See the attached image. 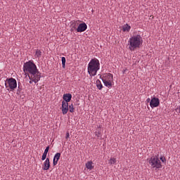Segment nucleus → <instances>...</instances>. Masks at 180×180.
<instances>
[{
    "mask_svg": "<svg viewBox=\"0 0 180 180\" xmlns=\"http://www.w3.org/2000/svg\"><path fill=\"white\" fill-rule=\"evenodd\" d=\"M23 72L25 74L30 75L28 77L30 80H32L34 84H37L41 78V73L37 69V66L33 60H28L23 65Z\"/></svg>",
    "mask_w": 180,
    "mask_h": 180,
    "instance_id": "1",
    "label": "nucleus"
},
{
    "mask_svg": "<svg viewBox=\"0 0 180 180\" xmlns=\"http://www.w3.org/2000/svg\"><path fill=\"white\" fill-rule=\"evenodd\" d=\"M100 69V62L97 58H92L88 64V74L91 77H95Z\"/></svg>",
    "mask_w": 180,
    "mask_h": 180,
    "instance_id": "2",
    "label": "nucleus"
},
{
    "mask_svg": "<svg viewBox=\"0 0 180 180\" xmlns=\"http://www.w3.org/2000/svg\"><path fill=\"white\" fill-rule=\"evenodd\" d=\"M142 37L140 34H136L131 37L128 41L129 49L131 51H134L136 49H139L142 44Z\"/></svg>",
    "mask_w": 180,
    "mask_h": 180,
    "instance_id": "3",
    "label": "nucleus"
},
{
    "mask_svg": "<svg viewBox=\"0 0 180 180\" xmlns=\"http://www.w3.org/2000/svg\"><path fill=\"white\" fill-rule=\"evenodd\" d=\"M148 162L153 169L156 170L162 169V167L161 161L159 158V155H155L151 156L150 158L148 159Z\"/></svg>",
    "mask_w": 180,
    "mask_h": 180,
    "instance_id": "4",
    "label": "nucleus"
},
{
    "mask_svg": "<svg viewBox=\"0 0 180 180\" xmlns=\"http://www.w3.org/2000/svg\"><path fill=\"white\" fill-rule=\"evenodd\" d=\"M5 87L8 91H14L18 88V82L13 77L7 78L5 80Z\"/></svg>",
    "mask_w": 180,
    "mask_h": 180,
    "instance_id": "5",
    "label": "nucleus"
},
{
    "mask_svg": "<svg viewBox=\"0 0 180 180\" xmlns=\"http://www.w3.org/2000/svg\"><path fill=\"white\" fill-rule=\"evenodd\" d=\"M104 86L108 88H111L113 83V75L111 73H105L101 78Z\"/></svg>",
    "mask_w": 180,
    "mask_h": 180,
    "instance_id": "6",
    "label": "nucleus"
},
{
    "mask_svg": "<svg viewBox=\"0 0 180 180\" xmlns=\"http://www.w3.org/2000/svg\"><path fill=\"white\" fill-rule=\"evenodd\" d=\"M150 105L152 109L158 108L160 105L159 98L156 97L152 98L151 101H150Z\"/></svg>",
    "mask_w": 180,
    "mask_h": 180,
    "instance_id": "7",
    "label": "nucleus"
},
{
    "mask_svg": "<svg viewBox=\"0 0 180 180\" xmlns=\"http://www.w3.org/2000/svg\"><path fill=\"white\" fill-rule=\"evenodd\" d=\"M62 113L63 115H65L69 111V105L67 102L62 101Z\"/></svg>",
    "mask_w": 180,
    "mask_h": 180,
    "instance_id": "8",
    "label": "nucleus"
},
{
    "mask_svg": "<svg viewBox=\"0 0 180 180\" xmlns=\"http://www.w3.org/2000/svg\"><path fill=\"white\" fill-rule=\"evenodd\" d=\"M87 29V25H86L85 22L80 23L77 29V32L78 33L84 32Z\"/></svg>",
    "mask_w": 180,
    "mask_h": 180,
    "instance_id": "9",
    "label": "nucleus"
},
{
    "mask_svg": "<svg viewBox=\"0 0 180 180\" xmlns=\"http://www.w3.org/2000/svg\"><path fill=\"white\" fill-rule=\"evenodd\" d=\"M49 169H50V158H46V159L44 162V166L42 167V169L44 171H47Z\"/></svg>",
    "mask_w": 180,
    "mask_h": 180,
    "instance_id": "10",
    "label": "nucleus"
},
{
    "mask_svg": "<svg viewBox=\"0 0 180 180\" xmlns=\"http://www.w3.org/2000/svg\"><path fill=\"white\" fill-rule=\"evenodd\" d=\"M72 98V95L70 93L63 94V100L62 102L68 103Z\"/></svg>",
    "mask_w": 180,
    "mask_h": 180,
    "instance_id": "11",
    "label": "nucleus"
},
{
    "mask_svg": "<svg viewBox=\"0 0 180 180\" xmlns=\"http://www.w3.org/2000/svg\"><path fill=\"white\" fill-rule=\"evenodd\" d=\"M61 157L60 153H56L53 157V166L57 165L58 163V160H60V158Z\"/></svg>",
    "mask_w": 180,
    "mask_h": 180,
    "instance_id": "12",
    "label": "nucleus"
},
{
    "mask_svg": "<svg viewBox=\"0 0 180 180\" xmlns=\"http://www.w3.org/2000/svg\"><path fill=\"white\" fill-rule=\"evenodd\" d=\"M131 30V26L128 24H125L122 26L123 32H129Z\"/></svg>",
    "mask_w": 180,
    "mask_h": 180,
    "instance_id": "13",
    "label": "nucleus"
},
{
    "mask_svg": "<svg viewBox=\"0 0 180 180\" xmlns=\"http://www.w3.org/2000/svg\"><path fill=\"white\" fill-rule=\"evenodd\" d=\"M85 166L87 169L91 170L94 169L93 162L92 161H88L86 162Z\"/></svg>",
    "mask_w": 180,
    "mask_h": 180,
    "instance_id": "14",
    "label": "nucleus"
},
{
    "mask_svg": "<svg viewBox=\"0 0 180 180\" xmlns=\"http://www.w3.org/2000/svg\"><path fill=\"white\" fill-rule=\"evenodd\" d=\"M96 85L98 90H101L103 89V84H101V82L99 79H97L96 81Z\"/></svg>",
    "mask_w": 180,
    "mask_h": 180,
    "instance_id": "15",
    "label": "nucleus"
},
{
    "mask_svg": "<svg viewBox=\"0 0 180 180\" xmlns=\"http://www.w3.org/2000/svg\"><path fill=\"white\" fill-rule=\"evenodd\" d=\"M35 57L37 58H41V51L40 49H37L35 52Z\"/></svg>",
    "mask_w": 180,
    "mask_h": 180,
    "instance_id": "16",
    "label": "nucleus"
},
{
    "mask_svg": "<svg viewBox=\"0 0 180 180\" xmlns=\"http://www.w3.org/2000/svg\"><path fill=\"white\" fill-rule=\"evenodd\" d=\"M117 163V160L115 158H110V159L109 160V164L110 165H116Z\"/></svg>",
    "mask_w": 180,
    "mask_h": 180,
    "instance_id": "17",
    "label": "nucleus"
},
{
    "mask_svg": "<svg viewBox=\"0 0 180 180\" xmlns=\"http://www.w3.org/2000/svg\"><path fill=\"white\" fill-rule=\"evenodd\" d=\"M68 110H70L71 113H73L75 112V108L72 103L68 105Z\"/></svg>",
    "mask_w": 180,
    "mask_h": 180,
    "instance_id": "18",
    "label": "nucleus"
},
{
    "mask_svg": "<svg viewBox=\"0 0 180 180\" xmlns=\"http://www.w3.org/2000/svg\"><path fill=\"white\" fill-rule=\"evenodd\" d=\"M159 160L165 165H166V162H167V160L165 158V157L164 155H161L160 158H159Z\"/></svg>",
    "mask_w": 180,
    "mask_h": 180,
    "instance_id": "19",
    "label": "nucleus"
},
{
    "mask_svg": "<svg viewBox=\"0 0 180 180\" xmlns=\"http://www.w3.org/2000/svg\"><path fill=\"white\" fill-rule=\"evenodd\" d=\"M65 57H62V67L63 69L65 68Z\"/></svg>",
    "mask_w": 180,
    "mask_h": 180,
    "instance_id": "20",
    "label": "nucleus"
},
{
    "mask_svg": "<svg viewBox=\"0 0 180 180\" xmlns=\"http://www.w3.org/2000/svg\"><path fill=\"white\" fill-rule=\"evenodd\" d=\"M95 135H96V136H97L98 138H101V131H95Z\"/></svg>",
    "mask_w": 180,
    "mask_h": 180,
    "instance_id": "21",
    "label": "nucleus"
},
{
    "mask_svg": "<svg viewBox=\"0 0 180 180\" xmlns=\"http://www.w3.org/2000/svg\"><path fill=\"white\" fill-rule=\"evenodd\" d=\"M49 150H50V146H48L45 148V150H44V154L47 155V153H49Z\"/></svg>",
    "mask_w": 180,
    "mask_h": 180,
    "instance_id": "22",
    "label": "nucleus"
},
{
    "mask_svg": "<svg viewBox=\"0 0 180 180\" xmlns=\"http://www.w3.org/2000/svg\"><path fill=\"white\" fill-rule=\"evenodd\" d=\"M46 158H47V155L43 153V154H42V156H41V160H42V161L46 160Z\"/></svg>",
    "mask_w": 180,
    "mask_h": 180,
    "instance_id": "23",
    "label": "nucleus"
},
{
    "mask_svg": "<svg viewBox=\"0 0 180 180\" xmlns=\"http://www.w3.org/2000/svg\"><path fill=\"white\" fill-rule=\"evenodd\" d=\"M72 25L73 26L71 28V32H74V30H75V25H76L75 22H73Z\"/></svg>",
    "mask_w": 180,
    "mask_h": 180,
    "instance_id": "24",
    "label": "nucleus"
},
{
    "mask_svg": "<svg viewBox=\"0 0 180 180\" xmlns=\"http://www.w3.org/2000/svg\"><path fill=\"white\" fill-rule=\"evenodd\" d=\"M150 101H151V100H150V98H148L146 99V102H147V103H150Z\"/></svg>",
    "mask_w": 180,
    "mask_h": 180,
    "instance_id": "25",
    "label": "nucleus"
},
{
    "mask_svg": "<svg viewBox=\"0 0 180 180\" xmlns=\"http://www.w3.org/2000/svg\"><path fill=\"white\" fill-rule=\"evenodd\" d=\"M69 136H70L69 132H67L66 133V139L69 138Z\"/></svg>",
    "mask_w": 180,
    "mask_h": 180,
    "instance_id": "26",
    "label": "nucleus"
},
{
    "mask_svg": "<svg viewBox=\"0 0 180 180\" xmlns=\"http://www.w3.org/2000/svg\"><path fill=\"white\" fill-rule=\"evenodd\" d=\"M18 92L20 91L21 89H20V86L19 85L18 86Z\"/></svg>",
    "mask_w": 180,
    "mask_h": 180,
    "instance_id": "27",
    "label": "nucleus"
},
{
    "mask_svg": "<svg viewBox=\"0 0 180 180\" xmlns=\"http://www.w3.org/2000/svg\"><path fill=\"white\" fill-rule=\"evenodd\" d=\"M33 82H34V81H33L32 79L30 80V84H32Z\"/></svg>",
    "mask_w": 180,
    "mask_h": 180,
    "instance_id": "28",
    "label": "nucleus"
},
{
    "mask_svg": "<svg viewBox=\"0 0 180 180\" xmlns=\"http://www.w3.org/2000/svg\"><path fill=\"white\" fill-rule=\"evenodd\" d=\"M98 129H101V128H102V125H101V124L98 125Z\"/></svg>",
    "mask_w": 180,
    "mask_h": 180,
    "instance_id": "29",
    "label": "nucleus"
},
{
    "mask_svg": "<svg viewBox=\"0 0 180 180\" xmlns=\"http://www.w3.org/2000/svg\"><path fill=\"white\" fill-rule=\"evenodd\" d=\"M179 110H180V105H179Z\"/></svg>",
    "mask_w": 180,
    "mask_h": 180,
    "instance_id": "30",
    "label": "nucleus"
}]
</instances>
